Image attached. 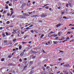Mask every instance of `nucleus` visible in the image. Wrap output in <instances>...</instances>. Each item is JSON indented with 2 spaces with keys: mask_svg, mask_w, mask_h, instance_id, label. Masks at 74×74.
I'll use <instances>...</instances> for the list:
<instances>
[{
  "mask_svg": "<svg viewBox=\"0 0 74 74\" xmlns=\"http://www.w3.org/2000/svg\"><path fill=\"white\" fill-rule=\"evenodd\" d=\"M40 16L42 18H44V17H46V16H47V15L44 14H42V15H41Z\"/></svg>",
  "mask_w": 74,
  "mask_h": 74,
  "instance_id": "nucleus-1",
  "label": "nucleus"
},
{
  "mask_svg": "<svg viewBox=\"0 0 74 74\" xmlns=\"http://www.w3.org/2000/svg\"><path fill=\"white\" fill-rule=\"evenodd\" d=\"M16 50H18V48H16V49H13V51H16Z\"/></svg>",
  "mask_w": 74,
  "mask_h": 74,
  "instance_id": "nucleus-2",
  "label": "nucleus"
},
{
  "mask_svg": "<svg viewBox=\"0 0 74 74\" xmlns=\"http://www.w3.org/2000/svg\"><path fill=\"white\" fill-rule=\"evenodd\" d=\"M62 34V32H60L58 33V35L59 36H60V34Z\"/></svg>",
  "mask_w": 74,
  "mask_h": 74,
  "instance_id": "nucleus-3",
  "label": "nucleus"
},
{
  "mask_svg": "<svg viewBox=\"0 0 74 74\" xmlns=\"http://www.w3.org/2000/svg\"><path fill=\"white\" fill-rule=\"evenodd\" d=\"M32 53H34V54H36V53H37L38 52L35 51H34L32 52Z\"/></svg>",
  "mask_w": 74,
  "mask_h": 74,
  "instance_id": "nucleus-4",
  "label": "nucleus"
},
{
  "mask_svg": "<svg viewBox=\"0 0 74 74\" xmlns=\"http://www.w3.org/2000/svg\"><path fill=\"white\" fill-rule=\"evenodd\" d=\"M26 5V4L25 3H24L22 5V6L25 7V5Z\"/></svg>",
  "mask_w": 74,
  "mask_h": 74,
  "instance_id": "nucleus-5",
  "label": "nucleus"
},
{
  "mask_svg": "<svg viewBox=\"0 0 74 74\" xmlns=\"http://www.w3.org/2000/svg\"><path fill=\"white\" fill-rule=\"evenodd\" d=\"M64 66L66 67H68L69 66V64H68L67 65L65 64L64 65Z\"/></svg>",
  "mask_w": 74,
  "mask_h": 74,
  "instance_id": "nucleus-6",
  "label": "nucleus"
},
{
  "mask_svg": "<svg viewBox=\"0 0 74 74\" xmlns=\"http://www.w3.org/2000/svg\"><path fill=\"white\" fill-rule=\"evenodd\" d=\"M60 25H61V24H60L59 23L58 24L56 25V27H59V26H60Z\"/></svg>",
  "mask_w": 74,
  "mask_h": 74,
  "instance_id": "nucleus-7",
  "label": "nucleus"
},
{
  "mask_svg": "<svg viewBox=\"0 0 74 74\" xmlns=\"http://www.w3.org/2000/svg\"><path fill=\"white\" fill-rule=\"evenodd\" d=\"M18 18H22V16L21 15H20L19 16H18Z\"/></svg>",
  "mask_w": 74,
  "mask_h": 74,
  "instance_id": "nucleus-8",
  "label": "nucleus"
},
{
  "mask_svg": "<svg viewBox=\"0 0 74 74\" xmlns=\"http://www.w3.org/2000/svg\"><path fill=\"white\" fill-rule=\"evenodd\" d=\"M23 54H24V53L22 52L20 54V55H21V56H22L23 55Z\"/></svg>",
  "mask_w": 74,
  "mask_h": 74,
  "instance_id": "nucleus-9",
  "label": "nucleus"
},
{
  "mask_svg": "<svg viewBox=\"0 0 74 74\" xmlns=\"http://www.w3.org/2000/svg\"><path fill=\"white\" fill-rule=\"evenodd\" d=\"M44 36H45L44 34H43L40 37V38H42V37H43Z\"/></svg>",
  "mask_w": 74,
  "mask_h": 74,
  "instance_id": "nucleus-10",
  "label": "nucleus"
},
{
  "mask_svg": "<svg viewBox=\"0 0 74 74\" xmlns=\"http://www.w3.org/2000/svg\"><path fill=\"white\" fill-rule=\"evenodd\" d=\"M69 5L70 7H73V4H71V3H69Z\"/></svg>",
  "mask_w": 74,
  "mask_h": 74,
  "instance_id": "nucleus-11",
  "label": "nucleus"
},
{
  "mask_svg": "<svg viewBox=\"0 0 74 74\" xmlns=\"http://www.w3.org/2000/svg\"><path fill=\"white\" fill-rule=\"evenodd\" d=\"M33 63V61H30V64H32Z\"/></svg>",
  "mask_w": 74,
  "mask_h": 74,
  "instance_id": "nucleus-12",
  "label": "nucleus"
},
{
  "mask_svg": "<svg viewBox=\"0 0 74 74\" xmlns=\"http://www.w3.org/2000/svg\"><path fill=\"white\" fill-rule=\"evenodd\" d=\"M27 35L25 36H24V39H25V38H27Z\"/></svg>",
  "mask_w": 74,
  "mask_h": 74,
  "instance_id": "nucleus-13",
  "label": "nucleus"
},
{
  "mask_svg": "<svg viewBox=\"0 0 74 74\" xmlns=\"http://www.w3.org/2000/svg\"><path fill=\"white\" fill-rule=\"evenodd\" d=\"M16 32V31L14 30V31L12 32V34H15Z\"/></svg>",
  "mask_w": 74,
  "mask_h": 74,
  "instance_id": "nucleus-14",
  "label": "nucleus"
},
{
  "mask_svg": "<svg viewBox=\"0 0 74 74\" xmlns=\"http://www.w3.org/2000/svg\"><path fill=\"white\" fill-rule=\"evenodd\" d=\"M5 60V58H2L1 59V61L3 62Z\"/></svg>",
  "mask_w": 74,
  "mask_h": 74,
  "instance_id": "nucleus-15",
  "label": "nucleus"
},
{
  "mask_svg": "<svg viewBox=\"0 0 74 74\" xmlns=\"http://www.w3.org/2000/svg\"><path fill=\"white\" fill-rule=\"evenodd\" d=\"M21 49H22V46H21V45H20L19 46V50H21Z\"/></svg>",
  "mask_w": 74,
  "mask_h": 74,
  "instance_id": "nucleus-16",
  "label": "nucleus"
},
{
  "mask_svg": "<svg viewBox=\"0 0 74 74\" xmlns=\"http://www.w3.org/2000/svg\"><path fill=\"white\" fill-rule=\"evenodd\" d=\"M10 21H8L6 22V24H10Z\"/></svg>",
  "mask_w": 74,
  "mask_h": 74,
  "instance_id": "nucleus-17",
  "label": "nucleus"
},
{
  "mask_svg": "<svg viewBox=\"0 0 74 74\" xmlns=\"http://www.w3.org/2000/svg\"><path fill=\"white\" fill-rule=\"evenodd\" d=\"M13 40L12 41L13 42H15V41H16V38L13 39Z\"/></svg>",
  "mask_w": 74,
  "mask_h": 74,
  "instance_id": "nucleus-18",
  "label": "nucleus"
},
{
  "mask_svg": "<svg viewBox=\"0 0 74 74\" xmlns=\"http://www.w3.org/2000/svg\"><path fill=\"white\" fill-rule=\"evenodd\" d=\"M5 13H7V12L6 11H5L3 12L2 14H5Z\"/></svg>",
  "mask_w": 74,
  "mask_h": 74,
  "instance_id": "nucleus-19",
  "label": "nucleus"
},
{
  "mask_svg": "<svg viewBox=\"0 0 74 74\" xmlns=\"http://www.w3.org/2000/svg\"><path fill=\"white\" fill-rule=\"evenodd\" d=\"M48 71L49 72H51V71H52V69H49Z\"/></svg>",
  "mask_w": 74,
  "mask_h": 74,
  "instance_id": "nucleus-20",
  "label": "nucleus"
},
{
  "mask_svg": "<svg viewBox=\"0 0 74 74\" xmlns=\"http://www.w3.org/2000/svg\"><path fill=\"white\" fill-rule=\"evenodd\" d=\"M2 35L3 36V37H5V34H2Z\"/></svg>",
  "mask_w": 74,
  "mask_h": 74,
  "instance_id": "nucleus-21",
  "label": "nucleus"
},
{
  "mask_svg": "<svg viewBox=\"0 0 74 74\" xmlns=\"http://www.w3.org/2000/svg\"><path fill=\"white\" fill-rule=\"evenodd\" d=\"M71 14H74V11H72L71 13Z\"/></svg>",
  "mask_w": 74,
  "mask_h": 74,
  "instance_id": "nucleus-22",
  "label": "nucleus"
},
{
  "mask_svg": "<svg viewBox=\"0 0 74 74\" xmlns=\"http://www.w3.org/2000/svg\"><path fill=\"white\" fill-rule=\"evenodd\" d=\"M33 73V71L32 70L29 73V74H32V73Z\"/></svg>",
  "mask_w": 74,
  "mask_h": 74,
  "instance_id": "nucleus-23",
  "label": "nucleus"
},
{
  "mask_svg": "<svg viewBox=\"0 0 74 74\" xmlns=\"http://www.w3.org/2000/svg\"><path fill=\"white\" fill-rule=\"evenodd\" d=\"M19 61L20 62H22V60L21 59H20L19 60Z\"/></svg>",
  "mask_w": 74,
  "mask_h": 74,
  "instance_id": "nucleus-24",
  "label": "nucleus"
},
{
  "mask_svg": "<svg viewBox=\"0 0 74 74\" xmlns=\"http://www.w3.org/2000/svg\"><path fill=\"white\" fill-rule=\"evenodd\" d=\"M14 14V12H12V13H11L10 15V16H11L12 15V14Z\"/></svg>",
  "mask_w": 74,
  "mask_h": 74,
  "instance_id": "nucleus-25",
  "label": "nucleus"
},
{
  "mask_svg": "<svg viewBox=\"0 0 74 74\" xmlns=\"http://www.w3.org/2000/svg\"><path fill=\"white\" fill-rule=\"evenodd\" d=\"M5 34L6 35H7V36H8V33L7 32H5Z\"/></svg>",
  "mask_w": 74,
  "mask_h": 74,
  "instance_id": "nucleus-26",
  "label": "nucleus"
},
{
  "mask_svg": "<svg viewBox=\"0 0 74 74\" xmlns=\"http://www.w3.org/2000/svg\"><path fill=\"white\" fill-rule=\"evenodd\" d=\"M38 22H40V23H41L42 22V20H39V21H38Z\"/></svg>",
  "mask_w": 74,
  "mask_h": 74,
  "instance_id": "nucleus-27",
  "label": "nucleus"
},
{
  "mask_svg": "<svg viewBox=\"0 0 74 74\" xmlns=\"http://www.w3.org/2000/svg\"><path fill=\"white\" fill-rule=\"evenodd\" d=\"M49 8V6H46L45 7V9H48V8Z\"/></svg>",
  "mask_w": 74,
  "mask_h": 74,
  "instance_id": "nucleus-28",
  "label": "nucleus"
},
{
  "mask_svg": "<svg viewBox=\"0 0 74 74\" xmlns=\"http://www.w3.org/2000/svg\"><path fill=\"white\" fill-rule=\"evenodd\" d=\"M63 18H64V19H67V17H66L64 16H63Z\"/></svg>",
  "mask_w": 74,
  "mask_h": 74,
  "instance_id": "nucleus-29",
  "label": "nucleus"
},
{
  "mask_svg": "<svg viewBox=\"0 0 74 74\" xmlns=\"http://www.w3.org/2000/svg\"><path fill=\"white\" fill-rule=\"evenodd\" d=\"M62 58H60L58 59V60L59 61H60L61 60H62Z\"/></svg>",
  "mask_w": 74,
  "mask_h": 74,
  "instance_id": "nucleus-30",
  "label": "nucleus"
},
{
  "mask_svg": "<svg viewBox=\"0 0 74 74\" xmlns=\"http://www.w3.org/2000/svg\"><path fill=\"white\" fill-rule=\"evenodd\" d=\"M30 32H31V33H34V31H33V30L30 31Z\"/></svg>",
  "mask_w": 74,
  "mask_h": 74,
  "instance_id": "nucleus-31",
  "label": "nucleus"
},
{
  "mask_svg": "<svg viewBox=\"0 0 74 74\" xmlns=\"http://www.w3.org/2000/svg\"><path fill=\"white\" fill-rule=\"evenodd\" d=\"M23 44H27V42H22Z\"/></svg>",
  "mask_w": 74,
  "mask_h": 74,
  "instance_id": "nucleus-32",
  "label": "nucleus"
},
{
  "mask_svg": "<svg viewBox=\"0 0 74 74\" xmlns=\"http://www.w3.org/2000/svg\"><path fill=\"white\" fill-rule=\"evenodd\" d=\"M27 67V65L25 66L24 68V69H26V67Z\"/></svg>",
  "mask_w": 74,
  "mask_h": 74,
  "instance_id": "nucleus-33",
  "label": "nucleus"
},
{
  "mask_svg": "<svg viewBox=\"0 0 74 74\" xmlns=\"http://www.w3.org/2000/svg\"><path fill=\"white\" fill-rule=\"evenodd\" d=\"M56 42L54 41H53V43H54V44H57V43H56Z\"/></svg>",
  "mask_w": 74,
  "mask_h": 74,
  "instance_id": "nucleus-34",
  "label": "nucleus"
},
{
  "mask_svg": "<svg viewBox=\"0 0 74 74\" xmlns=\"http://www.w3.org/2000/svg\"><path fill=\"white\" fill-rule=\"evenodd\" d=\"M33 25H31L29 26V27H33Z\"/></svg>",
  "mask_w": 74,
  "mask_h": 74,
  "instance_id": "nucleus-35",
  "label": "nucleus"
},
{
  "mask_svg": "<svg viewBox=\"0 0 74 74\" xmlns=\"http://www.w3.org/2000/svg\"><path fill=\"white\" fill-rule=\"evenodd\" d=\"M11 57H12V56H8V57L10 59V58H11Z\"/></svg>",
  "mask_w": 74,
  "mask_h": 74,
  "instance_id": "nucleus-36",
  "label": "nucleus"
},
{
  "mask_svg": "<svg viewBox=\"0 0 74 74\" xmlns=\"http://www.w3.org/2000/svg\"><path fill=\"white\" fill-rule=\"evenodd\" d=\"M7 15L8 16H10V14L9 13H8Z\"/></svg>",
  "mask_w": 74,
  "mask_h": 74,
  "instance_id": "nucleus-37",
  "label": "nucleus"
},
{
  "mask_svg": "<svg viewBox=\"0 0 74 74\" xmlns=\"http://www.w3.org/2000/svg\"><path fill=\"white\" fill-rule=\"evenodd\" d=\"M9 3H10V1H7L6 3V4H9Z\"/></svg>",
  "mask_w": 74,
  "mask_h": 74,
  "instance_id": "nucleus-38",
  "label": "nucleus"
},
{
  "mask_svg": "<svg viewBox=\"0 0 74 74\" xmlns=\"http://www.w3.org/2000/svg\"><path fill=\"white\" fill-rule=\"evenodd\" d=\"M32 13H33L32 12H29V15H30V14H32Z\"/></svg>",
  "mask_w": 74,
  "mask_h": 74,
  "instance_id": "nucleus-39",
  "label": "nucleus"
},
{
  "mask_svg": "<svg viewBox=\"0 0 74 74\" xmlns=\"http://www.w3.org/2000/svg\"><path fill=\"white\" fill-rule=\"evenodd\" d=\"M4 43H6V42H7V40H4Z\"/></svg>",
  "mask_w": 74,
  "mask_h": 74,
  "instance_id": "nucleus-40",
  "label": "nucleus"
},
{
  "mask_svg": "<svg viewBox=\"0 0 74 74\" xmlns=\"http://www.w3.org/2000/svg\"><path fill=\"white\" fill-rule=\"evenodd\" d=\"M30 29V27H27L26 28V30H28V29Z\"/></svg>",
  "mask_w": 74,
  "mask_h": 74,
  "instance_id": "nucleus-41",
  "label": "nucleus"
},
{
  "mask_svg": "<svg viewBox=\"0 0 74 74\" xmlns=\"http://www.w3.org/2000/svg\"><path fill=\"white\" fill-rule=\"evenodd\" d=\"M18 45V43H15L14 45V46H16V45Z\"/></svg>",
  "mask_w": 74,
  "mask_h": 74,
  "instance_id": "nucleus-42",
  "label": "nucleus"
},
{
  "mask_svg": "<svg viewBox=\"0 0 74 74\" xmlns=\"http://www.w3.org/2000/svg\"><path fill=\"white\" fill-rule=\"evenodd\" d=\"M61 13H62V15H63V14H64V12H61Z\"/></svg>",
  "mask_w": 74,
  "mask_h": 74,
  "instance_id": "nucleus-43",
  "label": "nucleus"
},
{
  "mask_svg": "<svg viewBox=\"0 0 74 74\" xmlns=\"http://www.w3.org/2000/svg\"><path fill=\"white\" fill-rule=\"evenodd\" d=\"M5 8L6 9H8V6H6Z\"/></svg>",
  "mask_w": 74,
  "mask_h": 74,
  "instance_id": "nucleus-44",
  "label": "nucleus"
},
{
  "mask_svg": "<svg viewBox=\"0 0 74 74\" xmlns=\"http://www.w3.org/2000/svg\"><path fill=\"white\" fill-rule=\"evenodd\" d=\"M24 33H25L24 32H21V33L22 34H24Z\"/></svg>",
  "mask_w": 74,
  "mask_h": 74,
  "instance_id": "nucleus-45",
  "label": "nucleus"
},
{
  "mask_svg": "<svg viewBox=\"0 0 74 74\" xmlns=\"http://www.w3.org/2000/svg\"><path fill=\"white\" fill-rule=\"evenodd\" d=\"M60 73V71H59L58 72L56 73L57 74H59Z\"/></svg>",
  "mask_w": 74,
  "mask_h": 74,
  "instance_id": "nucleus-46",
  "label": "nucleus"
},
{
  "mask_svg": "<svg viewBox=\"0 0 74 74\" xmlns=\"http://www.w3.org/2000/svg\"><path fill=\"white\" fill-rule=\"evenodd\" d=\"M58 8V9H59V10H60V8H61V7H58L57 8Z\"/></svg>",
  "mask_w": 74,
  "mask_h": 74,
  "instance_id": "nucleus-47",
  "label": "nucleus"
},
{
  "mask_svg": "<svg viewBox=\"0 0 74 74\" xmlns=\"http://www.w3.org/2000/svg\"><path fill=\"white\" fill-rule=\"evenodd\" d=\"M0 12H3V10H0Z\"/></svg>",
  "mask_w": 74,
  "mask_h": 74,
  "instance_id": "nucleus-48",
  "label": "nucleus"
},
{
  "mask_svg": "<svg viewBox=\"0 0 74 74\" xmlns=\"http://www.w3.org/2000/svg\"><path fill=\"white\" fill-rule=\"evenodd\" d=\"M67 34H71V32H68Z\"/></svg>",
  "mask_w": 74,
  "mask_h": 74,
  "instance_id": "nucleus-49",
  "label": "nucleus"
},
{
  "mask_svg": "<svg viewBox=\"0 0 74 74\" xmlns=\"http://www.w3.org/2000/svg\"><path fill=\"white\" fill-rule=\"evenodd\" d=\"M67 41V40H64V41H63L62 42L64 43V42H65V41Z\"/></svg>",
  "mask_w": 74,
  "mask_h": 74,
  "instance_id": "nucleus-50",
  "label": "nucleus"
},
{
  "mask_svg": "<svg viewBox=\"0 0 74 74\" xmlns=\"http://www.w3.org/2000/svg\"><path fill=\"white\" fill-rule=\"evenodd\" d=\"M66 7H69V4H67L66 5Z\"/></svg>",
  "mask_w": 74,
  "mask_h": 74,
  "instance_id": "nucleus-51",
  "label": "nucleus"
},
{
  "mask_svg": "<svg viewBox=\"0 0 74 74\" xmlns=\"http://www.w3.org/2000/svg\"><path fill=\"white\" fill-rule=\"evenodd\" d=\"M64 72L65 73V74H68V73H66V71H64Z\"/></svg>",
  "mask_w": 74,
  "mask_h": 74,
  "instance_id": "nucleus-52",
  "label": "nucleus"
},
{
  "mask_svg": "<svg viewBox=\"0 0 74 74\" xmlns=\"http://www.w3.org/2000/svg\"><path fill=\"white\" fill-rule=\"evenodd\" d=\"M0 30H3V27H0Z\"/></svg>",
  "mask_w": 74,
  "mask_h": 74,
  "instance_id": "nucleus-53",
  "label": "nucleus"
},
{
  "mask_svg": "<svg viewBox=\"0 0 74 74\" xmlns=\"http://www.w3.org/2000/svg\"><path fill=\"white\" fill-rule=\"evenodd\" d=\"M48 5V4H46L44 5H45V6L46 7V6H47V5Z\"/></svg>",
  "mask_w": 74,
  "mask_h": 74,
  "instance_id": "nucleus-54",
  "label": "nucleus"
},
{
  "mask_svg": "<svg viewBox=\"0 0 74 74\" xmlns=\"http://www.w3.org/2000/svg\"><path fill=\"white\" fill-rule=\"evenodd\" d=\"M22 18H26L25 16H22Z\"/></svg>",
  "mask_w": 74,
  "mask_h": 74,
  "instance_id": "nucleus-55",
  "label": "nucleus"
},
{
  "mask_svg": "<svg viewBox=\"0 0 74 74\" xmlns=\"http://www.w3.org/2000/svg\"><path fill=\"white\" fill-rule=\"evenodd\" d=\"M36 58V56H34L32 58Z\"/></svg>",
  "mask_w": 74,
  "mask_h": 74,
  "instance_id": "nucleus-56",
  "label": "nucleus"
},
{
  "mask_svg": "<svg viewBox=\"0 0 74 74\" xmlns=\"http://www.w3.org/2000/svg\"><path fill=\"white\" fill-rule=\"evenodd\" d=\"M24 60L25 61L27 60V58H24Z\"/></svg>",
  "mask_w": 74,
  "mask_h": 74,
  "instance_id": "nucleus-57",
  "label": "nucleus"
},
{
  "mask_svg": "<svg viewBox=\"0 0 74 74\" xmlns=\"http://www.w3.org/2000/svg\"><path fill=\"white\" fill-rule=\"evenodd\" d=\"M24 28V27H21V29L22 30V29H23V28Z\"/></svg>",
  "mask_w": 74,
  "mask_h": 74,
  "instance_id": "nucleus-58",
  "label": "nucleus"
},
{
  "mask_svg": "<svg viewBox=\"0 0 74 74\" xmlns=\"http://www.w3.org/2000/svg\"><path fill=\"white\" fill-rule=\"evenodd\" d=\"M59 38V37H56V40H57V39H58Z\"/></svg>",
  "mask_w": 74,
  "mask_h": 74,
  "instance_id": "nucleus-59",
  "label": "nucleus"
},
{
  "mask_svg": "<svg viewBox=\"0 0 74 74\" xmlns=\"http://www.w3.org/2000/svg\"><path fill=\"white\" fill-rule=\"evenodd\" d=\"M49 74H54L53 73H52V72H50Z\"/></svg>",
  "mask_w": 74,
  "mask_h": 74,
  "instance_id": "nucleus-60",
  "label": "nucleus"
},
{
  "mask_svg": "<svg viewBox=\"0 0 74 74\" xmlns=\"http://www.w3.org/2000/svg\"><path fill=\"white\" fill-rule=\"evenodd\" d=\"M44 67H47V64H45L44 65Z\"/></svg>",
  "mask_w": 74,
  "mask_h": 74,
  "instance_id": "nucleus-61",
  "label": "nucleus"
},
{
  "mask_svg": "<svg viewBox=\"0 0 74 74\" xmlns=\"http://www.w3.org/2000/svg\"><path fill=\"white\" fill-rule=\"evenodd\" d=\"M49 66H48L47 67V69H49Z\"/></svg>",
  "mask_w": 74,
  "mask_h": 74,
  "instance_id": "nucleus-62",
  "label": "nucleus"
},
{
  "mask_svg": "<svg viewBox=\"0 0 74 74\" xmlns=\"http://www.w3.org/2000/svg\"><path fill=\"white\" fill-rule=\"evenodd\" d=\"M53 32H51L50 33H49V34H52V33H53Z\"/></svg>",
  "mask_w": 74,
  "mask_h": 74,
  "instance_id": "nucleus-63",
  "label": "nucleus"
},
{
  "mask_svg": "<svg viewBox=\"0 0 74 74\" xmlns=\"http://www.w3.org/2000/svg\"><path fill=\"white\" fill-rule=\"evenodd\" d=\"M11 37H14V35H11Z\"/></svg>",
  "mask_w": 74,
  "mask_h": 74,
  "instance_id": "nucleus-64",
  "label": "nucleus"
}]
</instances>
